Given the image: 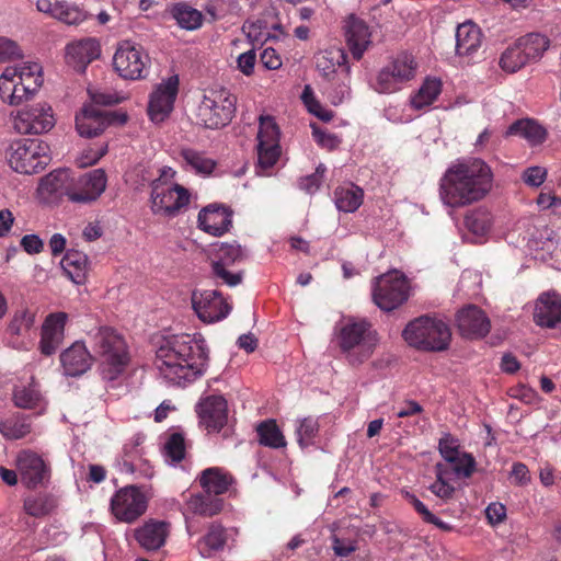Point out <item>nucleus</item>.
<instances>
[{"label":"nucleus","mask_w":561,"mask_h":561,"mask_svg":"<svg viewBox=\"0 0 561 561\" xmlns=\"http://www.w3.org/2000/svg\"><path fill=\"white\" fill-rule=\"evenodd\" d=\"M209 352L201 334H178L162 341L154 365L168 383L185 387L202 377L208 367Z\"/></svg>","instance_id":"f257e3e1"},{"label":"nucleus","mask_w":561,"mask_h":561,"mask_svg":"<svg viewBox=\"0 0 561 561\" xmlns=\"http://www.w3.org/2000/svg\"><path fill=\"white\" fill-rule=\"evenodd\" d=\"M493 172L479 158L458 160L445 171L439 183V196L444 205L465 207L483 199L492 190Z\"/></svg>","instance_id":"f03ea898"},{"label":"nucleus","mask_w":561,"mask_h":561,"mask_svg":"<svg viewBox=\"0 0 561 561\" xmlns=\"http://www.w3.org/2000/svg\"><path fill=\"white\" fill-rule=\"evenodd\" d=\"M93 356L99 362L103 379L116 380L129 363L127 343L122 334L108 327H100L89 332Z\"/></svg>","instance_id":"7ed1b4c3"},{"label":"nucleus","mask_w":561,"mask_h":561,"mask_svg":"<svg viewBox=\"0 0 561 561\" xmlns=\"http://www.w3.org/2000/svg\"><path fill=\"white\" fill-rule=\"evenodd\" d=\"M334 341L340 351L352 365H358L368 359L376 345L377 339L365 320L347 318L334 327Z\"/></svg>","instance_id":"20e7f679"},{"label":"nucleus","mask_w":561,"mask_h":561,"mask_svg":"<svg viewBox=\"0 0 561 561\" xmlns=\"http://www.w3.org/2000/svg\"><path fill=\"white\" fill-rule=\"evenodd\" d=\"M176 171L170 167L160 169L159 178L152 180L150 187V208L154 215L175 217L190 203L187 188L174 182Z\"/></svg>","instance_id":"39448f33"},{"label":"nucleus","mask_w":561,"mask_h":561,"mask_svg":"<svg viewBox=\"0 0 561 561\" xmlns=\"http://www.w3.org/2000/svg\"><path fill=\"white\" fill-rule=\"evenodd\" d=\"M402 335L409 345L426 351L445 350L451 337L450 329L444 320L428 316L409 322Z\"/></svg>","instance_id":"423d86ee"},{"label":"nucleus","mask_w":561,"mask_h":561,"mask_svg":"<svg viewBox=\"0 0 561 561\" xmlns=\"http://www.w3.org/2000/svg\"><path fill=\"white\" fill-rule=\"evenodd\" d=\"M237 96L227 89L209 90L197 107V121L206 128L228 125L236 113Z\"/></svg>","instance_id":"0eeeda50"},{"label":"nucleus","mask_w":561,"mask_h":561,"mask_svg":"<svg viewBox=\"0 0 561 561\" xmlns=\"http://www.w3.org/2000/svg\"><path fill=\"white\" fill-rule=\"evenodd\" d=\"M49 146L43 140H16L10 147L9 164L19 173H38L49 164Z\"/></svg>","instance_id":"6e6552de"},{"label":"nucleus","mask_w":561,"mask_h":561,"mask_svg":"<svg viewBox=\"0 0 561 561\" xmlns=\"http://www.w3.org/2000/svg\"><path fill=\"white\" fill-rule=\"evenodd\" d=\"M417 69L419 62L412 54H398L380 69L374 89L386 94L398 92L415 79Z\"/></svg>","instance_id":"1a4fd4ad"},{"label":"nucleus","mask_w":561,"mask_h":561,"mask_svg":"<svg viewBox=\"0 0 561 561\" xmlns=\"http://www.w3.org/2000/svg\"><path fill=\"white\" fill-rule=\"evenodd\" d=\"M89 94L92 103L85 104L76 115V128L80 136L92 138L102 134L112 123L108 113L98 105H111L117 99L113 94L91 89Z\"/></svg>","instance_id":"9d476101"},{"label":"nucleus","mask_w":561,"mask_h":561,"mask_svg":"<svg viewBox=\"0 0 561 561\" xmlns=\"http://www.w3.org/2000/svg\"><path fill=\"white\" fill-rule=\"evenodd\" d=\"M280 131L275 119L270 115H261L257 130V167L259 175L267 174V171L275 165L280 156L279 147Z\"/></svg>","instance_id":"9b49d317"},{"label":"nucleus","mask_w":561,"mask_h":561,"mask_svg":"<svg viewBox=\"0 0 561 561\" xmlns=\"http://www.w3.org/2000/svg\"><path fill=\"white\" fill-rule=\"evenodd\" d=\"M408 297V280L399 271H391L375 279L373 298L381 310L391 311L402 305Z\"/></svg>","instance_id":"f8f14e48"},{"label":"nucleus","mask_w":561,"mask_h":561,"mask_svg":"<svg viewBox=\"0 0 561 561\" xmlns=\"http://www.w3.org/2000/svg\"><path fill=\"white\" fill-rule=\"evenodd\" d=\"M148 501L149 496L142 489L127 485L115 492L110 508L118 522L131 524L145 514Z\"/></svg>","instance_id":"ddd939ff"},{"label":"nucleus","mask_w":561,"mask_h":561,"mask_svg":"<svg viewBox=\"0 0 561 561\" xmlns=\"http://www.w3.org/2000/svg\"><path fill=\"white\" fill-rule=\"evenodd\" d=\"M53 108L47 103L25 106L13 116V128L21 135H39L55 126Z\"/></svg>","instance_id":"4468645a"},{"label":"nucleus","mask_w":561,"mask_h":561,"mask_svg":"<svg viewBox=\"0 0 561 561\" xmlns=\"http://www.w3.org/2000/svg\"><path fill=\"white\" fill-rule=\"evenodd\" d=\"M148 64L149 57L142 47L128 41L119 44L113 57L115 71L128 80L142 78Z\"/></svg>","instance_id":"2eb2a0df"},{"label":"nucleus","mask_w":561,"mask_h":561,"mask_svg":"<svg viewBox=\"0 0 561 561\" xmlns=\"http://www.w3.org/2000/svg\"><path fill=\"white\" fill-rule=\"evenodd\" d=\"M107 176L103 169H94L77 178H70V184L66 191L69 201L79 204H88L96 201L105 191Z\"/></svg>","instance_id":"dca6fc26"},{"label":"nucleus","mask_w":561,"mask_h":561,"mask_svg":"<svg viewBox=\"0 0 561 561\" xmlns=\"http://www.w3.org/2000/svg\"><path fill=\"white\" fill-rule=\"evenodd\" d=\"M16 471L21 482L28 489L46 485L50 480V466L37 453L21 450L15 459Z\"/></svg>","instance_id":"f3484780"},{"label":"nucleus","mask_w":561,"mask_h":561,"mask_svg":"<svg viewBox=\"0 0 561 561\" xmlns=\"http://www.w3.org/2000/svg\"><path fill=\"white\" fill-rule=\"evenodd\" d=\"M36 322V309L22 305L16 308L5 327L8 344L14 350H27L32 341V330Z\"/></svg>","instance_id":"a211bd4d"},{"label":"nucleus","mask_w":561,"mask_h":561,"mask_svg":"<svg viewBox=\"0 0 561 561\" xmlns=\"http://www.w3.org/2000/svg\"><path fill=\"white\" fill-rule=\"evenodd\" d=\"M179 92V78L171 76L163 79L150 93L148 103V115L153 123L165 121L174 107Z\"/></svg>","instance_id":"6ab92c4d"},{"label":"nucleus","mask_w":561,"mask_h":561,"mask_svg":"<svg viewBox=\"0 0 561 561\" xmlns=\"http://www.w3.org/2000/svg\"><path fill=\"white\" fill-rule=\"evenodd\" d=\"M31 77H25L21 85L12 84L9 76L13 72L1 73L0 76V98L4 103L10 105H19L23 101L31 99L43 83V75L41 66H33Z\"/></svg>","instance_id":"aec40b11"},{"label":"nucleus","mask_w":561,"mask_h":561,"mask_svg":"<svg viewBox=\"0 0 561 561\" xmlns=\"http://www.w3.org/2000/svg\"><path fill=\"white\" fill-rule=\"evenodd\" d=\"M192 305L197 317L205 323L221 321L231 311V306L217 290H195Z\"/></svg>","instance_id":"412c9836"},{"label":"nucleus","mask_w":561,"mask_h":561,"mask_svg":"<svg viewBox=\"0 0 561 561\" xmlns=\"http://www.w3.org/2000/svg\"><path fill=\"white\" fill-rule=\"evenodd\" d=\"M199 423L208 433L220 432L228 422V407L220 394L202 398L196 407Z\"/></svg>","instance_id":"4be33fe9"},{"label":"nucleus","mask_w":561,"mask_h":561,"mask_svg":"<svg viewBox=\"0 0 561 561\" xmlns=\"http://www.w3.org/2000/svg\"><path fill=\"white\" fill-rule=\"evenodd\" d=\"M67 320L66 312H54L46 317L39 341V351L43 355L50 356L59 348L65 337Z\"/></svg>","instance_id":"5701e85b"},{"label":"nucleus","mask_w":561,"mask_h":561,"mask_svg":"<svg viewBox=\"0 0 561 561\" xmlns=\"http://www.w3.org/2000/svg\"><path fill=\"white\" fill-rule=\"evenodd\" d=\"M101 47L95 38L88 37L75 41L66 47L67 64L78 71H84L87 66L99 58Z\"/></svg>","instance_id":"b1692460"},{"label":"nucleus","mask_w":561,"mask_h":561,"mask_svg":"<svg viewBox=\"0 0 561 561\" xmlns=\"http://www.w3.org/2000/svg\"><path fill=\"white\" fill-rule=\"evenodd\" d=\"M231 211L217 205L204 207L198 214V227L208 234L219 237L226 233L232 224Z\"/></svg>","instance_id":"393cba45"},{"label":"nucleus","mask_w":561,"mask_h":561,"mask_svg":"<svg viewBox=\"0 0 561 561\" xmlns=\"http://www.w3.org/2000/svg\"><path fill=\"white\" fill-rule=\"evenodd\" d=\"M457 323L461 334L469 339L483 337L491 328L486 314L476 306L463 308L457 316Z\"/></svg>","instance_id":"a878e982"},{"label":"nucleus","mask_w":561,"mask_h":561,"mask_svg":"<svg viewBox=\"0 0 561 561\" xmlns=\"http://www.w3.org/2000/svg\"><path fill=\"white\" fill-rule=\"evenodd\" d=\"M93 356L83 342H75L60 354V363L67 376L77 377L84 374L92 365Z\"/></svg>","instance_id":"bb28decb"},{"label":"nucleus","mask_w":561,"mask_h":561,"mask_svg":"<svg viewBox=\"0 0 561 561\" xmlns=\"http://www.w3.org/2000/svg\"><path fill=\"white\" fill-rule=\"evenodd\" d=\"M217 261L213 263L214 274L221 278L226 284L236 286L241 282L239 274H232L226 270V266L241 260L242 251L238 244L221 243L216 250Z\"/></svg>","instance_id":"cd10ccee"},{"label":"nucleus","mask_w":561,"mask_h":561,"mask_svg":"<svg viewBox=\"0 0 561 561\" xmlns=\"http://www.w3.org/2000/svg\"><path fill=\"white\" fill-rule=\"evenodd\" d=\"M316 67L322 77L333 80L342 75V68H350L346 53L339 47H331L316 55Z\"/></svg>","instance_id":"c85d7f7f"},{"label":"nucleus","mask_w":561,"mask_h":561,"mask_svg":"<svg viewBox=\"0 0 561 561\" xmlns=\"http://www.w3.org/2000/svg\"><path fill=\"white\" fill-rule=\"evenodd\" d=\"M534 320L540 327L553 328L561 322V299L557 294H542L535 307Z\"/></svg>","instance_id":"c756f323"},{"label":"nucleus","mask_w":561,"mask_h":561,"mask_svg":"<svg viewBox=\"0 0 561 561\" xmlns=\"http://www.w3.org/2000/svg\"><path fill=\"white\" fill-rule=\"evenodd\" d=\"M482 44V32L477 24L467 21L456 30V53L458 56L471 57Z\"/></svg>","instance_id":"7c9ffc66"},{"label":"nucleus","mask_w":561,"mask_h":561,"mask_svg":"<svg viewBox=\"0 0 561 561\" xmlns=\"http://www.w3.org/2000/svg\"><path fill=\"white\" fill-rule=\"evenodd\" d=\"M346 38L353 56L359 59L370 44L368 25L363 20L351 15L346 21Z\"/></svg>","instance_id":"2f4dec72"},{"label":"nucleus","mask_w":561,"mask_h":561,"mask_svg":"<svg viewBox=\"0 0 561 561\" xmlns=\"http://www.w3.org/2000/svg\"><path fill=\"white\" fill-rule=\"evenodd\" d=\"M179 160L185 171L201 176L211 174L216 167V161L213 158L194 148H182L179 152Z\"/></svg>","instance_id":"473e14b6"},{"label":"nucleus","mask_w":561,"mask_h":561,"mask_svg":"<svg viewBox=\"0 0 561 561\" xmlns=\"http://www.w3.org/2000/svg\"><path fill=\"white\" fill-rule=\"evenodd\" d=\"M168 524L150 520L136 529L135 537L138 543L147 550H157L163 546L168 536Z\"/></svg>","instance_id":"72a5a7b5"},{"label":"nucleus","mask_w":561,"mask_h":561,"mask_svg":"<svg viewBox=\"0 0 561 561\" xmlns=\"http://www.w3.org/2000/svg\"><path fill=\"white\" fill-rule=\"evenodd\" d=\"M13 402L20 409H38L39 412H43L46 407L45 398L33 378L27 383L14 387Z\"/></svg>","instance_id":"f704fd0d"},{"label":"nucleus","mask_w":561,"mask_h":561,"mask_svg":"<svg viewBox=\"0 0 561 561\" xmlns=\"http://www.w3.org/2000/svg\"><path fill=\"white\" fill-rule=\"evenodd\" d=\"M70 184V173L68 170H56L44 176L38 185V193L44 198H56L66 195Z\"/></svg>","instance_id":"c9c22d12"},{"label":"nucleus","mask_w":561,"mask_h":561,"mask_svg":"<svg viewBox=\"0 0 561 561\" xmlns=\"http://www.w3.org/2000/svg\"><path fill=\"white\" fill-rule=\"evenodd\" d=\"M227 542L226 529L216 523L209 525L207 533L197 541V549L203 558H211L224 549Z\"/></svg>","instance_id":"e433bc0d"},{"label":"nucleus","mask_w":561,"mask_h":561,"mask_svg":"<svg viewBox=\"0 0 561 561\" xmlns=\"http://www.w3.org/2000/svg\"><path fill=\"white\" fill-rule=\"evenodd\" d=\"M231 482V477L218 467L205 469L199 477V483L205 493L214 496L228 491Z\"/></svg>","instance_id":"4c0bfd02"},{"label":"nucleus","mask_w":561,"mask_h":561,"mask_svg":"<svg viewBox=\"0 0 561 561\" xmlns=\"http://www.w3.org/2000/svg\"><path fill=\"white\" fill-rule=\"evenodd\" d=\"M442 81L435 77H427L415 93L410 98L414 110H424L431 106L442 93Z\"/></svg>","instance_id":"58836bf2"},{"label":"nucleus","mask_w":561,"mask_h":561,"mask_svg":"<svg viewBox=\"0 0 561 561\" xmlns=\"http://www.w3.org/2000/svg\"><path fill=\"white\" fill-rule=\"evenodd\" d=\"M65 275L75 284H82L88 271V256L80 251H68L60 262Z\"/></svg>","instance_id":"ea45409f"},{"label":"nucleus","mask_w":561,"mask_h":561,"mask_svg":"<svg viewBox=\"0 0 561 561\" xmlns=\"http://www.w3.org/2000/svg\"><path fill=\"white\" fill-rule=\"evenodd\" d=\"M364 198L363 190L352 183L339 186L334 192V203L340 211L353 213L358 209Z\"/></svg>","instance_id":"a19ab883"},{"label":"nucleus","mask_w":561,"mask_h":561,"mask_svg":"<svg viewBox=\"0 0 561 561\" xmlns=\"http://www.w3.org/2000/svg\"><path fill=\"white\" fill-rule=\"evenodd\" d=\"M222 508V501L211 494H194L186 502V513L201 516H213Z\"/></svg>","instance_id":"79ce46f5"},{"label":"nucleus","mask_w":561,"mask_h":561,"mask_svg":"<svg viewBox=\"0 0 561 561\" xmlns=\"http://www.w3.org/2000/svg\"><path fill=\"white\" fill-rule=\"evenodd\" d=\"M329 81L325 93L332 105L337 106L351 99V68H342V75Z\"/></svg>","instance_id":"37998d69"},{"label":"nucleus","mask_w":561,"mask_h":561,"mask_svg":"<svg viewBox=\"0 0 561 561\" xmlns=\"http://www.w3.org/2000/svg\"><path fill=\"white\" fill-rule=\"evenodd\" d=\"M506 134L518 135L525 138L533 146L542 144L547 136L546 129L531 119L515 122L508 127Z\"/></svg>","instance_id":"c03bdc74"},{"label":"nucleus","mask_w":561,"mask_h":561,"mask_svg":"<svg viewBox=\"0 0 561 561\" xmlns=\"http://www.w3.org/2000/svg\"><path fill=\"white\" fill-rule=\"evenodd\" d=\"M516 42L522 47L523 53L529 62L540 59L550 46L549 38L540 33L526 34L519 37Z\"/></svg>","instance_id":"a18cd8bd"},{"label":"nucleus","mask_w":561,"mask_h":561,"mask_svg":"<svg viewBox=\"0 0 561 561\" xmlns=\"http://www.w3.org/2000/svg\"><path fill=\"white\" fill-rule=\"evenodd\" d=\"M171 14L180 27L188 31L197 30L203 24V14L184 3L175 4L171 10Z\"/></svg>","instance_id":"49530a36"},{"label":"nucleus","mask_w":561,"mask_h":561,"mask_svg":"<svg viewBox=\"0 0 561 561\" xmlns=\"http://www.w3.org/2000/svg\"><path fill=\"white\" fill-rule=\"evenodd\" d=\"M31 428L28 419L20 414L0 421V433L7 439H21L31 433Z\"/></svg>","instance_id":"de8ad7c7"},{"label":"nucleus","mask_w":561,"mask_h":561,"mask_svg":"<svg viewBox=\"0 0 561 561\" xmlns=\"http://www.w3.org/2000/svg\"><path fill=\"white\" fill-rule=\"evenodd\" d=\"M465 222L470 232L477 237H483L490 231L493 217L486 208L479 207L466 216Z\"/></svg>","instance_id":"09e8293b"},{"label":"nucleus","mask_w":561,"mask_h":561,"mask_svg":"<svg viewBox=\"0 0 561 561\" xmlns=\"http://www.w3.org/2000/svg\"><path fill=\"white\" fill-rule=\"evenodd\" d=\"M260 444L271 447L280 448L286 446V440L274 420H266L256 427Z\"/></svg>","instance_id":"8fccbe9b"},{"label":"nucleus","mask_w":561,"mask_h":561,"mask_svg":"<svg viewBox=\"0 0 561 561\" xmlns=\"http://www.w3.org/2000/svg\"><path fill=\"white\" fill-rule=\"evenodd\" d=\"M55 499L48 494H36L24 499L23 508L33 517H41L54 510Z\"/></svg>","instance_id":"3c124183"},{"label":"nucleus","mask_w":561,"mask_h":561,"mask_svg":"<svg viewBox=\"0 0 561 561\" xmlns=\"http://www.w3.org/2000/svg\"><path fill=\"white\" fill-rule=\"evenodd\" d=\"M528 62V59L524 55L523 49L517 42L507 47L500 58L501 68L510 73L518 71Z\"/></svg>","instance_id":"603ef678"},{"label":"nucleus","mask_w":561,"mask_h":561,"mask_svg":"<svg viewBox=\"0 0 561 561\" xmlns=\"http://www.w3.org/2000/svg\"><path fill=\"white\" fill-rule=\"evenodd\" d=\"M436 481L431 484L430 490L442 500H448L455 492L454 485L449 483L450 471L446 465L437 463L435 467Z\"/></svg>","instance_id":"864d4df0"},{"label":"nucleus","mask_w":561,"mask_h":561,"mask_svg":"<svg viewBox=\"0 0 561 561\" xmlns=\"http://www.w3.org/2000/svg\"><path fill=\"white\" fill-rule=\"evenodd\" d=\"M185 439L180 433H172L163 446V456L168 463L175 465L185 457Z\"/></svg>","instance_id":"5fc2aeb1"},{"label":"nucleus","mask_w":561,"mask_h":561,"mask_svg":"<svg viewBox=\"0 0 561 561\" xmlns=\"http://www.w3.org/2000/svg\"><path fill=\"white\" fill-rule=\"evenodd\" d=\"M301 100L306 105L309 113L317 116L323 122H330L333 118V112L325 108L314 96L313 90L310 85L304 88Z\"/></svg>","instance_id":"6e6d98bb"},{"label":"nucleus","mask_w":561,"mask_h":561,"mask_svg":"<svg viewBox=\"0 0 561 561\" xmlns=\"http://www.w3.org/2000/svg\"><path fill=\"white\" fill-rule=\"evenodd\" d=\"M319 431L318 421L313 417H305L298 421L296 427L297 440L300 447L306 448L313 444Z\"/></svg>","instance_id":"4d7b16f0"},{"label":"nucleus","mask_w":561,"mask_h":561,"mask_svg":"<svg viewBox=\"0 0 561 561\" xmlns=\"http://www.w3.org/2000/svg\"><path fill=\"white\" fill-rule=\"evenodd\" d=\"M55 19L69 25H78L87 20V14L76 4L60 1Z\"/></svg>","instance_id":"13d9d810"},{"label":"nucleus","mask_w":561,"mask_h":561,"mask_svg":"<svg viewBox=\"0 0 561 561\" xmlns=\"http://www.w3.org/2000/svg\"><path fill=\"white\" fill-rule=\"evenodd\" d=\"M451 465L453 473L458 478H470L476 470V460L471 454L461 451Z\"/></svg>","instance_id":"bf43d9fd"},{"label":"nucleus","mask_w":561,"mask_h":561,"mask_svg":"<svg viewBox=\"0 0 561 561\" xmlns=\"http://www.w3.org/2000/svg\"><path fill=\"white\" fill-rule=\"evenodd\" d=\"M325 170L327 168L320 163L314 173L300 179L299 187L308 194H313L320 188Z\"/></svg>","instance_id":"052dcab7"},{"label":"nucleus","mask_w":561,"mask_h":561,"mask_svg":"<svg viewBox=\"0 0 561 561\" xmlns=\"http://www.w3.org/2000/svg\"><path fill=\"white\" fill-rule=\"evenodd\" d=\"M438 448L442 457L447 461H454L461 453L458 439L447 434L444 435L438 443Z\"/></svg>","instance_id":"680f3d73"},{"label":"nucleus","mask_w":561,"mask_h":561,"mask_svg":"<svg viewBox=\"0 0 561 561\" xmlns=\"http://www.w3.org/2000/svg\"><path fill=\"white\" fill-rule=\"evenodd\" d=\"M547 169L540 165L526 168L522 173L523 182L530 187H539L547 179Z\"/></svg>","instance_id":"e2e57ef3"},{"label":"nucleus","mask_w":561,"mask_h":561,"mask_svg":"<svg viewBox=\"0 0 561 561\" xmlns=\"http://www.w3.org/2000/svg\"><path fill=\"white\" fill-rule=\"evenodd\" d=\"M33 66H39V65L37 62L23 61V62H20L18 65L5 67V69L3 70L2 73H8L9 71L13 72L14 76H12V75L9 76L10 79H12V80H9V81L12 84L21 85L22 82H24V78L26 76L31 77V69H33L32 68Z\"/></svg>","instance_id":"0e129e2a"},{"label":"nucleus","mask_w":561,"mask_h":561,"mask_svg":"<svg viewBox=\"0 0 561 561\" xmlns=\"http://www.w3.org/2000/svg\"><path fill=\"white\" fill-rule=\"evenodd\" d=\"M21 57L22 51L15 42L0 37V64L10 62Z\"/></svg>","instance_id":"69168bd1"},{"label":"nucleus","mask_w":561,"mask_h":561,"mask_svg":"<svg viewBox=\"0 0 561 561\" xmlns=\"http://www.w3.org/2000/svg\"><path fill=\"white\" fill-rule=\"evenodd\" d=\"M311 128L314 140L321 147L329 150H333L340 146L342 140L337 135L332 133H325L321 130L316 124H311Z\"/></svg>","instance_id":"338daca9"},{"label":"nucleus","mask_w":561,"mask_h":561,"mask_svg":"<svg viewBox=\"0 0 561 561\" xmlns=\"http://www.w3.org/2000/svg\"><path fill=\"white\" fill-rule=\"evenodd\" d=\"M107 152V145H101L98 148H90L82 152L77 163L80 168L95 164Z\"/></svg>","instance_id":"774afa93"}]
</instances>
